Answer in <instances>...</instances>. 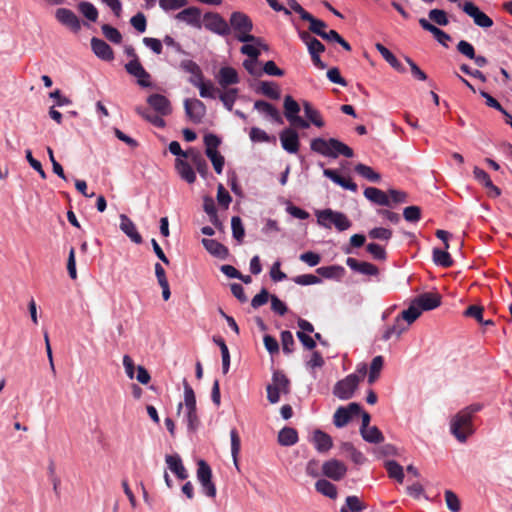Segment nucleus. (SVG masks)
<instances>
[{"label":"nucleus","instance_id":"b1692460","mask_svg":"<svg viewBox=\"0 0 512 512\" xmlns=\"http://www.w3.org/2000/svg\"><path fill=\"white\" fill-rule=\"evenodd\" d=\"M473 174H474L475 179L479 183L483 184L487 189L490 190L489 191L490 196H492V197L500 196L501 190L492 183L490 176L488 175V173L486 171H484L483 169L476 166V167H474Z\"/></svg>","mask_w":512,"mask_h":512},{"label":"nucleus","instance_id":"5fc2aeb1","mask_svg":"<svg viewBox=\"0 0 512 512\" xmlns=\"http://www.w3.org/2000/svg\"><path fill=\"white\" fill-rule=\"evenodd\" d=\"M365 508L357 496H348L340 512H360Z\"/></svg>","mask_w":512,"mask_h":512},{"label":"nucleus","instance_id":"13d9d810","mask_svg":"<svg viewBox=\"0 0 512 512\" xmlns=\"http://www.w3.org/2000/svg\"><path fill=\"white\" fill-rule=\"evenodd\" d=\"M368 236L371 239L389 241L392 237V231L383 227H376L368 232Z\"/></svg>","mask_w":512,"mask_h":512},{"label":"nucleus","instance_id":"1a4fd4ad","mask_svg":"<svg viewBox=\"0 0 512 512\" xmlns=\"http://www.w3.org/2000/svg\"><path fill=\"white\" fill-rule=\"evenodd\" d=\"M361 412V406L358 403H350L346 407H339L333 416V423L336 427L346 426L354 415Z\"/></svg>","mask_w":512,"mask_h":512},{"label":"nucleus","instance_id":"2eb2a0df","mask_svg":"<svg viewBox=\"0 0 512 512\" xmlns=\"http://www.w3.org/2000/svg\"><path fill=\"white\" fill-rule=\"evenodd\" d=\"M55 17L58 22L66 26L73 32H78L81 29L79 18L76 14L67 8H59L55 12Z\"/></svg>","mask_w":512,"mask_h":512},{"label":"nucleus","instance_id":"a211bd4d","mask_svg":"<svg viewBox=\"0 0 512 512\" xmlns=\"http://www.w3.org/2000/svg\"><path fill=\"white\" fill-rule=\"evenodd\" d=\"M175 18L196 28H201V10L197 7H188L176 14Z\"/></svg>","mask_w":512,"mask_h":512},{"label":"nucleus","instance_id":"8fccbe9b","mask_svg":"<svg viewBox=\"0 0 512 512\" xmlns=\"http://www.w3.org/2000/svg\"><path fill=\"white\" fill-rule=\"evenodd\" d=\"M383 365L384 360L382 356H376L372 359L368 375V383L370 385H372L379 378Z\"/></svg>","mask_w":512,"mask_h":512},{"label":"nucleus","instance_id":"ddd939ff","mask_svg":"<svg viewBox=\"0 0 512 512\" xmlns=\"http://www.w3.org/2000/svg\"><path fill=\"white\" fill-rule=\"evenodd\" d=\"M282 148L290 153L296 154L299 151L300 142L299 136L296 130L292 128H286L279 134Z\"/></svg>","mask_w":512,"mask_h":512},{"label":"nucleus","instance_id":"6e6d98bb","mask_svg":"<svg viewBox=\"0 0 512 512\" xmlns=\"http://www.w3.org/2000/svg\"><path fill=\"white\" fill-rule=\"evenodd\" d=\"M102 33L107 40L114 44H120L122 42L121 33L109 24H104L101 27Z\"/></svg>","mask_w":512,"mask_h":512},{"label":"nucleus","instance_id":"a878e982","mask_svg":"<svg viewBox=\"0 0 512 512\" xmlns=\"http://www.w3.org/2000/svg\"><path fill=\"white\" fill-rule=\"evenodd\" d=\"M165 461L168 468L180 479L185 480L188 477L186 468L184 467L182 460L178 454L166 455Z\"/></svg>","mask_w":512,"mask_h":512},{"label":"nucleus","instance_id":"f8f14e48","mask_svg":"<svg viewBox=\"0 0 512 512\" xmlns=\"http://www.w3.org/2000/svg\"><path fill=\"white\" fill-rule=\"evenodd\" d=\"M125 70L128 74L137 78V82L142 87H150V74L144 69L139 59L130 60L125 64Z\"/></svg>","mask_w":512,"mask_h":512},{"label":"nucleus","instance_id":"dca6fc26","mask_svg":"<svg viewBox=\"0 0 512 512\" xmlns=\"http://www.w3.org/2000/svg\"><path fill=\"white\" fill-rule=\"evenodd\" d=\"M186 159L196 168L197 172L206 178L208 174V164L201 152L195 148H189L185 151Z\"/></svg>","mask_w":512,"mask_h":512},{"label":"nucleus","instance_id":"5701e85b","mask_svg":"<svg viewBox=\"0 0 512 512\" xmlns=\"http://www.w3.org/2000/svg\"><path fill=\"white\" fill-rule=\"evenodd\" d=\"M202 245L204 248L213 256L220 258V259H226L229 255V250L226 246H224L222 243L218 242L214 239H208L203 238L202 239Z\"/></svg>","mask_w":512,"mask_h":512},{"label":"nucleus","instance_id":"58836bf2","mask_svg":"<svg viewBox=\"0 0 512 512\" xmlns=\"http://www.w3.org/2000/svg\"><path fill=\"white\" fill-rule=\"evenodd\" d=\"M407 329L408 325L405 324L404 321L399 316H397L394 324L385 330L382 338L385 341L389 340L393 336L399 338L401 334L405 332Z\"/></svg>","mask_w":512,"mask_h":512},{"label":"nucleus","instance_id":"4d7b16f0","mask_svg":"<svg viewBox=\"0 0 512 512\" xmlns=\"http://www.w3.org/2000/svg\"><path fill=\"white\" fill-rule=\"evenodd\" d=\"M231 228H232L233 237L238 242H242L243 238H244V235H245V230H244V226H243L242 220H241V218L239 216H233L232 217V219H231Z\"/></svg>","mask_w":512,"mask_h":512},{"label":"nucleus","instance_id":"e2e57ef3","mask_svg":"<svg viewBox=\"0 0 512 512\" xmlns=\"http://www.w3.org/2000/svg\"><path fill=\"white\" fill-rule=\"evenodd\" d=\"M343 449L349 453V456L351 458V460L355 463V464H363L364 461L366 460V458L364 457V455L362 454V452L358 451L354 446L353 444L351 443H344L343 444Z\"/></svg>","mask_w":512,"mask_h":512},{"label":"nucleus","instance_id":"603ef678","mask_svg":"<svg viewBox=\"0 0 512 512\" xmlns=\"http://www.w3.org/2000/svg\"><path fill=\"white\" fill-rule=\"evenodd\" d=\"M302 20L309 22V30L320 37L322 36L325 28L327 27V24L324 21L315 18L310 13H308Z\"/></svg>","mask_w":512,"mask_h":512},{"label":"nucleus","instance_id":"680f3d73","mask_svg":"<svg viewBox=\"0 0 512 512\" xmlns=\"http://www.w3.org/2000/svg\"><path fill=\"white\" fill-rule=\"evenodd\" d=\"M250 139L253 142H270L276 141L275 137L269 136L264 130L258 127H252L249 133Z\"/></svg>","mask_w":512,"mask_h":512},{"label":"nucleus","instance_id":"c756f323","mask_svg":"<svg viewBox=\"0 0 512 512\" xmlns=\"http://www.w3.org/2000/svg\"><path fill=\"white\" fill-rule=\"evenodd\" d=\"M175 168L180 177L187 183L192 184L196 181V174L189 162L177 158L175 161Z\"/></svg>","mask_w":512,"mask_h":512},{"label":"nucleus","instance_id":"39448f33","mask_svg":"<svg viewBox=\"0 0 512 512\" xmlns=\"http://www.w3.org/2000/svg\"><path fill=\"white\" fill-rule=\"evenodd\" d=\"M204 27L212 33L226 37L231 33L228 22L217 12H207L203 16Z\"/></svg>","mask_w":512,"mask_h":512},{"label":"nucleus","instance_id":"e433bc0d","mask_svg":"<svg viewBox=\"0 0 512 512\" xmlns=\"http://www.w3.org/2000/svg\"><path fill=\"white\" fill-rule=\"evenodd\" d=\"M136 112L143 117L146 121L150 122L156 127L163 128L165 126V121L162 118V116L149 108H143V107H136Z\"/></svg>","mask_w":512,"mask_h":512},{"label":"nucleus","instance_id":"c85d7f7f","mask_svg":"<svg viewBox=\"0 0 512 512\" xmlns=\"http://www.w3.org/2000/svg\"><path fill=\"white\" fill-rule=\"evenodd\" d=\"M254 108L256 110H258L259 112H262V113L266 114L267 116H269L276 123L283 124V119L280 115V112L271 103L266 102L264 100H257L254 103Z\"/></svg>","mask_w":512,"mask_h":512},{"label":"nucleus","instance_id":"7ed1b4c3","mask_svg":"<svg viewBox=\"0 0 512 512\" xmlns=\"http://www.w3.org/2000/svg\"><path fill=\"white\" fill-rule=\"evenodd\" d=\"M184 403H179L177 406V414H180L183 407L186 409V423L189 431L194 432L200 425V420L197 415L196 397L194 390L189 383L184 380Z\"/></svg>","mask_w":512,"mask_h":512},{"label":"nucleus","instance_id":"774afa93","mask_svg":"<svg viewBox=\"0 0 512 512\" xmlns=\"http://www.w3.org/2000/svg\"><path fill=\"white\" fill-rule=\"evenodd\" d=\"M271 300V295L267 291V289L263 288L258 294H256L251 300V306L254 309H257L263 305H265L268 300Z\"/></svg>","mask_w":512,"mask_h":512},{"label":"nucleus","instance_id":"0e129e2a","mask_svg":"<svg viewBox=\"0 0 512 512\" xmlns=\"http://www.w3.org/2000/svg\"><path fill=\"white\" fill-rule=\"evenodd\" d=\"M429 18L440 26H446L449 24L447 13L441 9H432L428 14Z\"/></svg>","mask_w":512,"mask_h":512},{"label":"nucleus","instance_id":"69168bd1","mask_svg":"<svg viewBox=\"0 0 512 512\" xmlns=\"http://www.w3.org/2000/svg\"><path fill=\"white\" fill-rule=\"evenodd\" d=\"M403 217L408 222H418L421 219V208L419 206H408L403 210Z\"/></svg>","mask_w":512,"mask_h":512},{"label":"nucleus","instance_id":"393cba45","mask_svg":"<svg viewBox=\"0 0 512 512\" xmlns=\"http://www.w3.org/2000/svg\"><path fill=\"white\" fill-rule=\"evenodd\" d=\"M323 174L344 189L350 190L352 192H357L358 190L356 183H354L350 178L340 176L336 170L327 168L324 169Z\"/></svg>","mask_w":512,"mask_h":512},{"label":"nucleus","instance_id":"a18cd8bd","mask_svg":"<svg viewBox=\"0 0 512 512\" xmlns=\"http://www.w3.org/2000/svg\"><path fill=\"white\" fill-rule=\"evenodd\" d=\"M363 439L369 443H381L384 441L382 432L376 426H369L365 429H360Z\"/></svg>","mask_w":512,"mask_h":512},{"label":"nucleus","instance_id":"49530a36","mask_svg":"<svg viewBox=\"0 0 512 512\" xmlns=\"http://www.w3.org/2000/svg\"><path fill=\"white\" fill-rule=\"evenodd\" d=\"M385 468L390 478L402 483L404 480L403 467L394 460L385 462Z\"/></svg>","mask_w":512,"mask_h":512},{"label":"nucleus","instance_id":"0eeeda50","mask_svg":"<svg viewBox=\"0 0 512 512\" xmlns=\"http://www.w3.org/2000/svg\"><path fill=\"white\" fill-rule=\"evenodd\" d=\"M359 382L360 377L357 374H349L335 384L333 393L341 400H348L353 397Z\"/></svg>","mask_w":512,"mask_h":512},{"label":"nucleus","instance_id":"72a5a7b5","mask_svg":"<svg viewBox=\"0 0 512 512\" xmlns=\"http://www.w3.org/2000/svg\"><path fill=\"white\" fill-rule=\"evenodd\" d=\"M375 48L382 55V57L398 72L404 73L405 68L395 55L387 49L383 44L376 43Z\"/></svg>","mask_w":512,"mask_h":512},{"label":"nucleus","instance_id":"bb28decb","mask_svg":"<svg viewBox=\"0 0 512 512\" xmlns=\"http://www.w3.org/2000/svg\"><path fill=\"white\" fill-rule=\"evenodd\" d=\"M364 196L371 202L381 206H391L389 196L382 190L375 187H367Z\"/></svg>","mask_w":512,"mask_h":512},{"label":"nucleus","instance_id":"338daca9","mask_svg":"<svg viewBox=\"0 0 512 512\" xmlns=\"http://www.w3.org/2000/svg\"><path fill=\"white\" fill-rule=\"evenodd\" d=\"M445 501L448 509L452 512H458L460 510V501L458 496L451 490L445 491Z\"/></svg>","mask_w":512,"mask_h":512},{"label":"nucleus","instance_id":"4c0bfd02","mask_svg":"<svg viewBox=\"0 0 512 512\" xmlns=\"http://www.w3.org/2000/svg\"><path fill=\"white\" fill-rule=\"evenodd\" d=\"M303 108H304V113H305V116L306 118L308 119L307 121L312 124H314L316 127L318 128H322L324 127L325 125V122L320 114V112L318 110H316L315 108H313V106L305 101L303 103Z\"/></svg>","mask_w":512,"mask_h":512},{"label":"nucleus","instance_id":"79ce46f5","mask_svg":"<svg viewBox=\"0 0 512 512\" xmlns=\"http://www.w3.org/2000/svg\"><path fill=\"white\" fill-rule=\"evenodd\" d=\"M230 438H231V455L233 458V463H234L235 467L237 468V470H239L238 458H239V453H240V449H241V439H240L238 431L235 428L231 429Z\"/></svg>","mask_w":512,"mask_h":512},{"label":"nucleus","instance_id":"473e14b6","mask_svg":"<svg viewBox=\"0 0 512 512\" xmlns=\"http://www.w3.org/2000/svg\"><path fill=\"white\" fill-rule=\"evenodd\" d=\"M255 91L273 100L281 96L279 86L274 82L261 81Z\"/></svg>","mask_w":512,"mask_h":512},{"label":"nucleus","instance_id":"9b49d317","mask_svg":"<svg viewBox=\"0 0 512 512\" xmlns=\"http://www.w3.org/2000/svg\"><path fill=\"white\" fill-rule=\"evenodd\" d=\"M184 108L188 118L195 124H200L206 115V106L198 99H186Z\"/></svg>","mask_w":512,"mask_h":512},{"label":"nucleus","instance_id":"ea45409f","mask_svg":"<svg viewBox=\"0 0 512 512\" xmlns=\"http://www.w3.org/2000/svg\"><path fill=\"white\" fill-rule=\"evenodd\" d=\"M316 272L327 279H341L345 274V269L339 265L319 267Z\"/></svg>","mask_w":512,"mask_h":512},{"label":"nucleus","instance_id":"6e6552de","mask_svg":"<svg viewBox=\"0 0 512 512\" xmlns=\"http://www.w3.org/2000/svg\"><path fill=\"white\" fill-rule=\"evenodd\" d=\"M197 465V478L201 483L205 494L208 497H215L216 487L212 482V470L210 466L204 460H199Z\"/></svg>","mask_w":512,"mask_h":512},{"label":"nucleus","instance_id":"6ab92c4d","mask_svg":"<svg viewBox=\"0 0 512 512\" xmlns=\"http://www.w3.org/2000/svg\"><path fill=\"white\" fill-rule=\"evenodd\" d=\"M91 48L94 54L104 61H112L114 59L112 48L100 38L93 37L91 39Z\"/></svg>","mask_w":512,"mask_h":512},{"label":"nucleus","instance_id":"412c9836","mask_svg":"<svg viewBox=\"0 0 512 512\" xmlns=\"http://www.w3.org/2000/svg\"><path fill=\"white\" fill-rule=\"evenodd\" d=\"M346 264L353 271L359 272L364 275L376 276L379 273L377 266H375L374 264L364 261L361 262L352 257H348L346 259Z\"/></svg>","mask_w":512,"mask_h":512},{"label":"nucleus","instance_id":"9d476101","mask_svg":"<svg viewBox=\"0 0 512 512\" xmlns=\"http://www.w3.org/2000/svg\"><path fill=\"white\" fill-rule=\"evenodd\" d=\"M462 10L471 18H473L474 23L477 26L482 28H490L493 26V20L484 12H482L473 2L466 1L462 5Z\"/></svg>","mask_w":512,"mask_h":512},{"label":"nucleus","instance_id":"7c9ffc66","mask_svg":"<svg viewBox=\"0 0 512 512\" xmlns=\"http://www.w3.org/2000/svg\"><path fill=\"white\" fill-rule=\"evenodd\" d=\"M218 82L223 88L239 83L237 71L232 67H222L218 73Z\"/></svg>","mask_w":512,"mask_h":512},{"label":"nucleus","instance_id":"cd10ccee","mask_svg":"<svg viewBox=\"0 0 512 512\" xmlns=\"http://www.w3.org/2000/svg\"><path fill=\"white\" fill-rule=\"evenodd\" d=\"M419 24L424 30L432 33L435 39L443 46H447V41L451 40L449 34L444 32L440 28L436 27L435 25L431 24L427 19L420 18Z\"/></svg>","mask_w":512,"mask_h":512},{"label":"nucleus","instance_id":"37998d69","mask_svg":"<svg viewBox=\"0 0 512 512\" xmlns=\"http://www.w3.org/2000/svg\"><path fill=\"white\" fill-rule=\"evenodd\" d=\"M315 488L317 492L331 499H335L337 497L336 486L326 479H319L315 483Z\"/></svg>","mask_w":512,"mask_h":512},{"label":"nucleus","instance_id":"f3484780","mask_svg":"<svg viewBox=\"0 0 512 512\" xmlns=\"http://www.w3.org/2000/svg\"><path fill=\"white\" fill-rule=\"evenodd\" d=\"M415 303L422 311L433 310L440 306L441 296L438 293H422L414 299Z\"/></svg>","mask_w":512,"mask_h":512},{"label":"nucleus","instance_id":"4468645a","mask_svg":"<svg viewBox=\"0 0 512 512\" xmlns=\"http://www.w3.org/2000/svg\"><path fill=\"white\" fill-rule=\"evenodd\" d=\"M322 472L326 477L339 481L345 476L347 467L343 462L331 459L323 463Z\"/></svg>","mask_w":512,"mask_h":512},{"label":"nucleus","instance_id":"c03bdc74","mask_svg":"<svg viewBox=\"0 0 512 512\" xmlns=\"http://www.w3.org/2000/svg\"><path fill=\"white\" fill-rule=\"evenodd\" d=\"M271 385L276 386V388L284 394H288L290 392V381L281 371H275L273 373Z\"/></svg>","mask_w":512,"mask_h":512},{"label":"nucleus","instance_id":"052dcab7","mask_svg":"<svg viewBox=\"0 0 512 512\" xmlns=\"http://www.w3.org/2000/svg\"><path fill=\"white\" fill-rule=\"evenodd\" d=\"M237 92H238V90L236 88H231V89L227 90L226 92L221 93L220 96H219V98L222 101L223 105L229 111L232 110L233 105H234V103L236 101Z\"/></svg>","mask_w":512,"mask_h":512},{"label":"nucleus","instance_id":"c9c22d12","mask_svg":"<svg viewBox=\"0 0 512 512\" xmlns=\"http://www.w3.org/2000/svg\"><path fill=\"white\" fill-rule=\"evenodd\" d=\"M315 448L319 452H327L332 447V438L321 430H316L313 435Z\"/></svg>","mask_w":512,"mask_h":512},{"label":"nucleus","instance_id":"3c124183","mask_svg":"<svg viewBox=\"0 0 512 512\" xmlns=\"http://www.w3.org/2000/svg\"><path fill=\"white\" fill-rule=\"evenodd\" d=\"M312 151L319 153L323 156L329 157L330 154V139L325 140L323 138H315L310 143Z\"/></svg>","mask_w":512,"mask_h":512},{"label":"nucleus","instance_id":"f03ea898","mask_svg":"<svg viewBox=\"0 0 512 512\" xmlns=\"http://www.w3.org/2000/svg\"><path fill=\"white\" fill-rule=\"evenodd\" d=\"M229 22L231 31L233 30L234 36L239 42H259L256 36L251 34L253 23L248 15L240 11L233 12Z\"/></svg>","mask_w":512,"mask_h":512},{"label":"nucleus","instance_id":"423d86ee","mask_svg":"<svg viewBox=\"0 0 512 512\" xmlns=\"http://www.w3.org/2000/svg\"><path fill=\"white\" fill-rule=\"evenodd\" d=\"M283 106L284 115L292 126L301 129H307L310 127L309 122L298 115L300 112V105L293 99L292 96H285Z\"/></svg>","mask_w":512,"mask_h":512},{"label":"nucleus","instance_id":"de8ad7c7","mask_svg":"<svg viewBox=\"0 0 512 512\" xmlns=\"http://www.w3.org/2000/svg\"><path fill=\"white\" fill-rule=\"evenodd\" d=\"M355 171L363 178L377 183L381 179V175L374 171L370 166H367L365 164L359 163L355 166Z\"/></svg>","mask_w":512,"mask_h":512},{"label":"nucleus","instance_id":"4be33fe9","mask_svg":"<svg viewBox=\"0 0 512 512\" xmlns=\"http://www.w3.org/2000/svg\"><path fill=\"white\" fill-rule=\"evenodd\" d=\"M120 229L131 239L132 242L136 244L142 243V237L137 231L136 225L125 214L120 215Z\"/></svg>","mask_w":512,"mask_h":512},{"label":"nucleus","instance_id":"2f4dec72","mask_svg":"<svg viewBox=\"0 0 512 512\" xmlns=\"http://www.w3.org/2000/svg\"><path fill=\"white\" fill-rule=\"evenodd\" d=\"M330 152L332 153L329 155L331 158H337L339 155L347 158L354 156L353 150L348 145L335 138H330Z\"/></svg>","mask_w":512,"mask_h":512},{"label":"nucleus","instance_id":"a19ab883","mask_svg":"<svg viewBox=\"0 0 512 512\" xmlns=\"http://www.w3.org/2000/svg\"><path fill=\"white\" fill-rule=\"evenodd\" d=\"M433 262L443 268H449L453 265V259L445 248L444 250L440 248L433 249Z\"/></svg>","mask_w":512,"mask_h":512},{"label":"nucleus","instance_id":"bf43d9fd","mask_svg":"<svg viewBox=\"0 0 512 512\" xmlns=\"http://www.w3.org/2000/svg\"><path fill=\"white\" fill-rule=\"evenodd\" d=\"M282 350L285 354H290L294 350L295 341L290 331L285 330L281 332Z\"/></svg>","mask_w":512,"mask_h":512},{"label":"nucleus","instance_id":"864d4df0","mask_svg":"<svg viewBox=\"0 0 512 512\" xmlns=\"http://www.w3.org/2000/svg\"><path fill=\"white\" fill-rule=\"evenodd\" d=\"M78 9L88 20L92 22H95L97 20L98 10L92 3L82 1L78 4Z\"/></svg>","mask_w":512,"mask_h":512},{"label":"nucleus","instance_id":"f704fd0d","mask_svg":"<svg viewBox=\"0 0 512 512\" xmlns=\"http://www.w3.org/2000/svg\"><path fill=\"white\" fill-rule=\"evenodd\" d=\"M278 442L282 446H292L298 442V433L296 429L284 427L278 433Z\"/></svg>","mask_w":512,"mask_h":512},{"label":"nucleus","instance_id":"aec40b11","mask_svg":"<svg viewBox=\"0 0 512 512\" xmlns=\"http://www.w3.org/2000/svg\"><path fill=\"white\" fill-rule=\"evenodd\" d=\"M148 104L161 116L171 113L170 101L161 94H152L147 99Z\"/></svg>","mask_w":512,"mask_h":512},{"label":"nucleus","instance_id":"09e8293b","mask_svg":"<svg viewBox=\"0 0 512 512\" xmlns=\"http://www.w3.org/2000/svg\"><path fill=\"white\" fill-rule=\"evenodd\" d=\"M421 309L418 307V305L413 300L408 309L403 310L399 317L406 321L407 325L409 326L412 324L420 315H421Z\"/></svg>","mask_w":512,"mask_h":512},{"label":"nucleus","instance_id":"20e7f679","mask_svg":"<svg viewBox=\"0 0 512 512\" xmlns=\"http://www.w3.org/2000/svg\"><path fill=\"white\" fill-rule=\"evenodd\" d=\"M317 221L325 228H331V224H333L339 231H345L351 227V221L344 213L332 209L318 211Z\"/></svg>","mask_w":512,"mask_h":512},{"label":"nucleus","instance_id":"f257e3e1","mask_svg":"<svg viewBox=\"0 0 512 512\" xmlns=\"http://www.w3.org/2000/svg\"><path fill=\"white\" fill-rule=\"evenodd\" d=\"M483 406L479 403L471 404L460 410L451 420L450 430L454 437L461 443L474 433L473 416L481 411Z\"/></svg>","mask_w":512,"mask_h":512}]
</instances>
